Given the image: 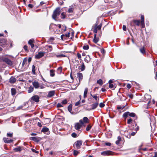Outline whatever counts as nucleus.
<instances>
[{"label": "nucleus", "instance_id": "6e6d98bb", "mask_svg": "<svg viewBox=\"0 0 157 157\" xmlns=\"http://www.w3.org/2000/svg\"><path fill=\"white\" fill-rule=\"evenodd\" d=\"M124 107H125L124 106H118L117 107V108L118 109H123L124 108Z\"/></svg>", "mask_w": 157, "mask_h": 157}, {"label": "nucleus", "instance_id": "a211bd4d", "mask_svg": "<svg viewBox=\"0 0 157 157\" xmlns=\"http://www.w3.org/2000/svg\"><path fill=\"white\" fill-rule=\"evenodd\" d=\"M16 79L13 76H11L9 79V82L11 83H13L16 81Z\"/></svg>", "mask_w": 157, "mask_h": 157}, {"label": "nucleus", "instance_id": "c9c22d12", "mask_svg": "<svg viewBox=\"0 0 157 157\" xmlns=\"http://www.w3.org/2000/svg\"><path fill=\"white\" fill-rule=\"evenodd\" d=\"M32 71L34 74H35V66L34 65H33L32 66Z\"/></svg>", "mask_w": 157, "mask_h": 157}, {"label": "nucleus", "instance_id": "423d86ee", "mask_svg": "<svg viewBox=\"0 0 157 157\" xmlns=\"http://www.w3.org/2000/svg\"><path fill=\"white\" fill-rule=\"evenodd\" d=\"M83 76L82 73H78L77 74V78L78 79L79 82L78 83V86L80 83L81 81L83 79Z\"/></svg>", "mask_w": 157, "mask_h": 157}, {"label": "nucleus", "instance_id": "7ed1b4c3", "mask_svg": "<svg viewBox=\"0 0 157 157\" xmlns=\"http://www.w3.org/2000/svg\"><path fill=\"white\" fill-rule=\"evenodd\" d=\"M82 141L81 140H78L76 141L73 144V147L74 148L78 149L80 148L82 145Z\"/></svg>", "mask_w": 157, "mask_h": 157}, {"label": "nucleus", "instance_id": "37998d69", "mask_svg": "<svg viewBox=\"0 0 157 157\" xmlns=\"http://www.w3.org/2000/svg\"><path fill=\"white\" fill-rule=\"evenodd\" d=\"M91 128V126L89 124L87 126V127H86V130L87 131H88L90 130V129Z\"/></svg>", "mask_w": 157, "mask_h": 157}, {"label": "nucleus", "instance_id": "58836bf2", "mask_svg": "<svg viewBox=\"0 0 157 157\" xmlns=\"http://www.w3.org/2000/svg\"><path fill=\"white\" fill-rule=\"evenodd\" d=\"M97 94H96V95H92L91 94V96L96 101L98 99V97L97 96Z\"/></svg>", "mask_w": 157, "mask_h": 157}, {"label": "nucleus", "instance_id": "c03bdc74", "mask_svg": "<svg viewBox=\"0 0 157 157\" xmlns=\"http://www.w3.org/2000/svg\"><path fill=\"white\" fill-rule=\"evenodd\" d=\"M61 103L63 104V105H65L67 103V100L66 99H65L63 100Z\"/></svg>", "mask_w": 157, "mask_h": 157}, {"label": "nucleus", "instance_id": "393cba45", "mask_svg": "<svg viewBox=\"0 0 157 157\" xmlns=\"http://www.w3.org/2000/svg\"><path fill=\"white\" fill-rule=\"evenodd\" d=\"M90 59L89 55H87L86 56V57L85 59V61L88 63L90 61Z\"/></svg>", "mask_w": 157, "mask_h": 157}, {"label": "nucleus", "instance_id": "09e8293b", "mask_svg": "<svg viewBox=\"0 0 157 157\" xmlns=\"http://www.w3.org/2000/svg\"><path fill=\"white\" fill-rule=\"evenodd\" d=\"M141 22H142L143 23V22H144V16L143 15L141 16Z\"/></svg>", "mask_w": 157, "mask_h": 157}, {"label": "nucleus", "instance_id": "f257e3e1", "mask_svg": "<svg viewBox=\"0 0 157 157\" xmlns=\"http://www.w3.org/2000/svg\"><path fill=\"white\" fill-rule=\"evenodd\" d=\"M60 12V8L59 7L56 8L53 12V13L52 15V18L56 20L57 18V16H59V15Z\"/></svg>", "mask_w": 157, "mask_h": 157}, {"label": "nucleus", "instance_id": "79ce46f5", "mask_svg": "<svg viewBox=\"0 0 157 157\" xmlns=\"http://www.w3.org/2000/svg\"><path fill=\"white\" fill-rule=\"evenodd\" d=\"M13 133H7V136L9 137H12L13 136Z\"/></svg>", "mask_w": 157, "mask_h": 157}, {"label": "nucleus", "instance_id": "f3484780", "mask_svg": "<svg viewBox=\"0 0 157 157\" xmlns=\"http://www.w3.org/2000/svg\"><path fill=\"white\" fill-rule=\"evenodd\" d=\"M74 5H71L70 6V8L67 10V12L69 13H72L73 12Z\"/></svg>", "mask_w": 157, "mask_h": 157}, {"label": "nucleus", "instance_id": "9d476101", "mask_svg": "<svg viewBox=\"0 0 157 157\" xmlns=\"http://www.w3.org/2000/svg\"><path fill=\"white\" fill-rule=\"evenodd\" d=\"M44 52H39L38 54L36 55L35 56V58L36 59H39L44 56Z\"/></svg>", "mask_w": 157, "mask_h": 157}, {"label": "nucleus", "instance_id": "0eeeda50", "mask_svg": "<svg viewBox=\"0 0 157 157\" xmlns=\"http://www.w3.org/2000/svg\"><path fill=\"white\" fill-rule=\"evenodd\" d=\"M2 60L6 62L7 64L10 66H11L13 64L12 62L9 59L7 58H3Z\"/></svg>", "mask_w": 157, "mask_h": 157}, {"label": "nucleus", "instance_id": "a18cd8bd", "mask_svg": "<svg viewBox=\"0 0 157 157\" xmlns=\"http://www.w3.org/2000/svg\"><path fill=\"white\" fill-rule=\"evenodd\" d=\"M99 106L101 108H103L104 107L105 105L103 103L101 102L99 104Z\"/></svg>", "mask_w": 157, "mask_h": 157}, {"label": "nucleus", "instance_id": "6ab92c4d", "mask_svg": "<svg viewBox=\"0 0 157 157\" xmlns=\"http://www.w3.org/2000/svg\"><path fill=\"white\" fill-rule=\"evenodd\" d=\"M13 150L15 152H20L22 151V147L21 146H19L16 148H13Z\"/></svg>", "mask_w": 157, "mask_h": 157}, {"label": "nucleus", "instance_id": "774afa93", "mask_svg": "<svg viewBox=\"0 0 157 157\" xmlns=\"http://www.w3.org/2000/svg\"><path fill=\"white\" fill-rule=\"evenodd\" d=\"M105 145L108 146H110L111 145V144L110 143H105Z\"/></svg>", "mask_w": 157, "mask_h": 157}, {"label": "nucleus", "instance_id": "bb28decb", "mask_svg": "<svg viewBox=\"0 0 157 157\" xmlns=\"http://www.w3.org/2000/svg\"><path fill=\"white\" fill-rule=\"evenodd\" d=\"M88 92V88H85L84 92V98H86L87 97V94Z\"/></svg>", "mask_w": 157, "mask_h": 157}, {"label": "nucleus", "instance_id": "7c9ffc66", "mask_svg": "<svg viewBox=\"0 0 157 157\" xmlns=\"http://www.w3.org/2000/svg\"><path fill=\"white\" fill-rule=\"evenodd\" d=\"M121 140V138L120 136H119L117 137V140L116 142V144H119L120 141Z\"/></svg>", "mask_w": 157, "mask_h": 157}, {"label": "nucleus", "instance_id": "f03ea898", "mask_svg": "<svg viewBox=\"0 0 157 157\" xmlns=\"http://www.w3.org/2000/svg\"><path fill=\"white\" fill-rule=\"evenodd\" d=\"M144 98L146 102L147 103V106L145 107L147 109H148L150 107L148 106V105L150 102V100L151 98V96L148 94H145L144 95Z\"/></svg>", "mask_w": 157, "mask_h": 157}, {"label": "nucleus", "instance_id": "473e14b6", "mask_svg": "<svg viewBox=\"0 0 157 157\" xmlns=\"http://www.w3.org/2000/svg\"><path fill=\"white\" fill-rule=\"evenodd\" d=\"M68 111L71 113V112L72 109V105H70L68 107Z\"/></svg>", "mask_w": 157, "mask_h": 157}, {"label": "nucleus", "instance_id": "ddd939ff", "mask_svg": "<svg viewBox=\"0 0 157 157\" xmlns=\"http://www.w3.org/2000/svg\"><path fill=\"white\" fill-rule=\"evenodd\" d=\"M6 44V40L5 39H2L0 40V46L4 47Z\"/></svg>", "mask_w": 157, "mask_h": 157}, {"label": "nucleus", "instance_id": "2f4dec72", "mask_svg": "<svg viewBox=\"0 0 157 157\" xmlns=\"http://www.w3.org/2000/svg\"><path fill=\"white\" fill-rule=\"evenodd\" d=\"M97 82L100 85H102L103 84V81L101 79H99L97 81Z\"/></svg>", "mask_w": 157, "mask_h": 157}, {"label": "nucleus", "instance_id": "e2e57ef3", "mask_svg": "<svg viewBox=\"0 0 157 157\" xmlns=\"http://www.w3.org/2000/svg\"><path fill=\"white\" fill-rule=\"evenodd\" d=\"M123 29L124 31H125L126 30V27L125 25H123Z\"/></svg>", "mask_w": 157, "mask_h": 157}, {"label": "nucleus", "instance_id": "2eb2a0df", "mask_svg": "<svg viewBox=\"0 0 157 157\" xmlns=\"http://www.w3.org/2000/svg\"><path fill=\"white\" fill-rule=\"evenodd\" d=\"M55 90H52L48 92L47 97H51L53 96L55 94Z\"/></svg>", "mask_w": 157, "mask_h": 157}, {"label": "nucleus", "instance_id": "5701e85b", "mask_svg": "<svg viewBox=\"0 0 157 157\" xmlns=\"http://www.w3.org/2000/svg\"><path fill=\"white\" fill-rule=\"evenodd\" d=\"M133 22L137 26H139L141 22L139 20H134Z\"/></svg>", "mask_w": 157, "mask_h": 157}, {"label": "nucleus", "instance_id": "f704fd0d", "mask_svg": "<svg viewBox=\"0 0 157 157\" xmlns=\"http://www.w3.org/2000/svg\"><path fill=\"white\" fill-rule=\"evenodd\" d=\"M61 18L64 19L66 17V15L64 12L62 13L61 15Z\"/></svg>", "mask_w": 157, "mask_h": 157}, {"label": "nucleus", "instance_id": "4d7b16f0", "mask_svg": "<svg viewBox=\"0 0 157 157\" xmlns=\"http://www.w3.org/2000/svg\"><path fill=\"white\" fill-rule=\"evenodd\" d=\"M31 150H32V151L33 152H35V153H39V151H36V150H35L34 149L32 148L31 149Z\"/></svg>", "mask_w": 157, "mask_h": 157}, {"label": "nucleus", "instance_id": "6e6552de", "mask_svg": "<svg viewBox=\"0 0 157 157\" xmlns=\"http://www.w3.org/2000/svg\"><path fill=\"white\" fill-rule=\"evenodd\" d=\"M89 119L86 117H85L83 118V120L82 119L79 120V122L81 124H83L85 123H88Z\"/></svg>", "mask_w": 157, "mask_h": 157}, {"label": "nucleus", "instance_id": "49530a36", "mask_svg": "<svg viewBox=\"0 0 157 157\" xmlns=\"http://www.w3.org/2000/svg\"><path fill=\"white\" fill-rule=\"evenodd\" d=\"M63 106V104L62 103H58L57 105V107H61Z\"/></svg>", "mask_w": 157, "mask_h": 157}, {"label": "nucleus", "instance_id": "0e129e2a", "mask_svg": "<svg viewBox=\"0 0 157 157\" xmlns=\"http://www.w3.org/2000/svg\"><path fill=\"white\" fill-rule=\"evenodd\" d=\"M128 96L131 98H132L133 97V95L132 94H128Z\"/></svg>", "mask_w": 157, "mask_h": 157}, {"label": "nucleus", "instance_id": "de8ad7c7", "mask_svg": "<svg viewBox=\"0 0 157 157\" xmlns=\"http://www.w3.org/2000/svg\"><path fill=\"white\" fill-rule=\"evenodd\" d=\"M32 140L35 141H37V138L36 137H32Z\"/></svg>", "mask_w": 157, "mask_h": 157}, {"label": "nucleus", "instance_id": "8fccbe9b", "mask_svg": "<svg viewBox=\"0 0 157 157\" xmlns=\"http://www.w3.org/2000/svg\"><path fill=\"white\" fill-rule=\"evenodd\" d=\"M27 62V59H23V60L22 62V66H23L25 64V63L26 62Z\"/></svg>", "mask_w": 157, "mask_h": 157}, {"label": "nucleus", "instance_id": "3c124183", "mask_svg": "<svg viewBox=\"0 0 157 157\" xmlns=\"http://www.w3.org/2000/svg\"><path fill=\"white\" fill-rule=\"evenodd\" d=\"M70 33H68L67 34H64V37L66 38L69 37L70 36Z\"/></svg>", "mask_w": 157, "mask_h": 157}, {"label": "nucleus", "instance_id": "f8f14e48", "mask_svg": "<svg viewBox=\"0 0 157 157\" xmlns=\"http://www.w3.org/2000/svg\"><path fill=\"white\" fill-rule=\"evenodd\" d=\"M3 140L4 142L6 143H10L12 142L13 140L12 139H10L8 138L4 137L3 138Z\"/></svg>", "mask_w": 157, "mask_h": 157}, {"label": "nucleus", "instance_id": "052dcab7", "mask_svg": "<svg viewBox=\"0 0 157 157\" xmlns=\"http://www.w3.org/2000/svg\"><path fill=\"white\" fill-rule=\"evenodd\" d=\"M24 48L25 51L28 50V47L26 45H25L24 47Z\"/></svg>", "mask_w": 157, "mask_h": 157}, {"label": "nucleus", "instance_id": "864d4df0", "mask_svg": "<svg viewBox=\"0 0 157 157\" xmlns=\"http://www.w3.org/2000/svg\"><path fill=\"white\" fill-rule=\"evenodd\" d=\"M71 136L73 137H76L77 136V134L74 132L73 133L71 134Z\"/></svg>", "mask_w": 157, "mask_h": 157}, {"label": "nucleus", "instance_id": "412c9836", "mask_svg": "<svg viewBox=\"0 0 157 157\" xmlns=\"http://www.w3.org/2000/svg\"><path fill=\"white\" fill-rule=\"evenodd\" d=\"M34 42V40H32V39L29 40L28 41V44L29 45H30V46L32 48H33L34 46V45L33 44V43Z\"/></svg>", "mask_w": 157, "mask_h": 157}, {"label": "nucleus", "instance_id": "b1692460", "mask_svg": "<svg viewBox=\"0 0 157 157\" xmlns=\"http://www.w3.org/2000/svg\"><path fill=\"white\" fill-rule=\"evenodd\" d=\"M98 41V39L96 37V34L95 33L94 35V37L93 39L94 42L95 43H97Z\"/></svg>", "mask_w": 157, "mask_h": 157}, {"label": "nucleus", "instance_id": "4c0bfd02", "mask_svg": "<svg viewBox=\"0 0 157 157\" xmlns=\"http://www.w3.org/2000/svg\"><path fill=\"white\" fill-rule=\"evenodd\" d=\"M83 48L84 50H87L89 48V46L88 45H85L83 47Z\"/></svg>", "mask_w": 157, "mask_h": 157}, {"label": "nucleus", "instance_id": "72a5a7b5", "mask_svg": "<svg viewBox=\"0 0 157 157\" xmlns=\"http://www.w3.org/2000/svg\"><path fill=\"white\" fill-rule=\"evenodd\" d=\"M109 87L113 90H114L115 88V87L112 84H110L109 85Z\"/></svg>", "mask_w": 157, "mask_h": 157}, {"label": "nucleus", "instance_id": "603ef678", "mask_svg": "<svg viewBox=\"0 0 157 157\" xmlns=\"http://www.w3.org/2000/svg\"><path fill=\"white\" fill-rule=\"evenodd\" d=\"M132 119L131 118H130V119H129L128 120V121H127V123L128 124H131V123L132 122Z\"/></svg>", "mask_w": 157, "mask_h": 157}, {"label": "nucleus", "instance_id": "4468645a", "mask_svg": "<svg viewBox=\"0 0 157 157\" xmlns=\"http://www.w3.org/2000/svg\"><path fill=\"white\" fill-rule=\"evenodd\" d=\"M32 99L36 102H38L39 101V97L37 95H35L32 98Z\"/></svg>", "mask_w": 157, "mask_h": 157}, {"label": "nucleus", "instance_id": "338daca9", "mask_svg": "<svg viewBox=\"0 0 157 157\" xmlns=\"http://www.w3.org/2000/svg\"><path fill=\"white\" fill-rule=\"evenodd\" d=\"M61 38L62 40H63L64 38V34L62 35L61 36Z\"/></svg>", "mask_w": 157, "mask_h": 157}, {"label": "nucleus", "instance_id": "680f3d73", "mask_svg": "<svg viewBox=\"0 0 157 157\" xmlns=\"http://www.w3.org/2000/svg\"><path fill=\"white\" fill-rule=\"evenodd\" d=\"M62 70V67H58L57 69V70L58 71H59L60 72H61Z\"/></svg>", "mask_w": 157, "mask_h": 157}, {"label": "nucleus", "instance_id": "1a4fd4ad", "mask_svg": "<svg viewBox=\"0 0 157 157\" xmlns=\"http://www.w3.org/2000/svg\"><path fill=\"white\" fill-rule=\"evenodd\" d=\"M101 154L103 155H113V153L111 151H107L101 152Z\"/></svg>", "mask_w": 157, "mask_h": 157}, {"label": "nucleus", "instance_id": "9b49d317", "mask_svg": "<svg viewBox=\"0 0 157 157\" xmlns=\"http://www.w3.org/2000/svg\"><path fill=\"white\" fill-rule=\"evenodd\" d=\"M82 125V124H81L79 122V123H76L75 124V128L76 130H79L80 129Z\"/></svg>", "mask_w": 157, "mask_h": 157}, {"label": "nucleus", "instance_id": "ea45409f", "mask_svg": "<svg viewBox=\"0 0 157 157\" xmlns=\"http://www.w3.org/2000/svg\"><path fill=\"white\" fill-rule=\"evenodd\" d=\"M56 57L57 58H60L62 57H65V55L64 54H60L56 55Z\"/></svg>", "mask_w": 157, "mask_h": 157}, {"label": "nucleus", "instance_id": "20e7f679", "mask_svg": "<svg viewBox=\"0 0 157 157\" xmlns=\"http://www.w3.org/2000/svg\"><path fill=\"white\" fill-rule=\"evenodd\" d=\"M98 24L96 23L94 27H93V32L95 33H97L98 29L99 30L101 29V24L98 26Z\"/></svg>", "mask_w": 157, "mask_h": 157}, {"label": "nucleus", "instance_id": "4be33fe9", "mask_svg": "<svg viewBox=\"0 0 157 157\" xmlns=\"http://www.w3.org/2000/svg\"><path fill=\"white\" fill-rule=\"evenodd\" d=\"M98 102H96V103L93 104L91 105L92 108L91 109H94L96 108L98 106Z\"/></svg>", "mask_w": 157, "mask_h": 157}, {"label": "nucleus", "instance_id": "a19ab883", "mask_svg": "<svg viewBox=\"0 0 157 157\" xmlns=\"http://www.w3.org/2000/svg\"><path fill=\"white\" fill-rule=\"evenodd\" d=\"M78 153V151L76 150L73 151V154L74 155H77Z\"/></svg>", "mask_w": 157, "mask_h": 157}, {"label": "nucleus", "instance_id": "c85d7f7f", "mask_svg": "<svg viewBox=\"0 0 157 157\" xmlns=\"http://www.w3.org/2000/svg\"><path fill=\"white\" fill-rule=\"evenodd\" d=\"M34 88L32 86H30L29 89V90H28V92L29 93H30L33 92V90Z\"/></svg>", "mask_w": 157, "mask_h": 157}, {"label": "nucleus", "instance_id": "a878e982", "mask_svg": "<svg viewBox=\"0 0 157 157\" xmlns=\"http://www.w3.org/2000/svg\"><path fill=\"white\" fill-rule=\"evenodd\" d=\"M140 52L142 54H144L145 53V50L144 47H143L140 48Z\"/></svg>", "mask_w": 157, "mask_h": 157}, {"label": "nucleus", "instance_id": "c756f323", "mask_svg": "<svg viewBox=\"0 0 157 157\" xmlns=\"http://www.w3.org/2000/svg\"><path fill=\"white\" fill-rule=\"evenodd\" d=\"M50 75L51 77H53L55 76L54 71L53 70H51L50 71Z\"/></svg>", "mask_w": 157, "mask_h": 157}, {"label": "nucleus", "instance_id": "13d9d810", "mask_svg": "<svg viewBox=\"0 0 157 157\" xmlns=\"http://www.w3.org/2000/svg\"><path fill=\"white\" fill-rule=\"evenodd\" d=\"M77 56L78 59H80L81 58V54L79 53H78L77 54Z\"/></svg>", "mask_w": 157, "mask_h": 157}, {"label": "nucleus", "instance_id": "aec40b11", "mask_svg": "<svg viewBox=\"0 0 157 157\" xmlns=\"http://www.w3.org/2000/svg\"><path fill=\"white\" fill-rule=\"evenodd\" d=\"M33 85L35 89L38 88L39 86V84L37 82H33Z\"/></svg>", "mask_w": 157, "mask_h": 157}, {"label": "nucleus", "instance_id": "69168bd1", "mask_svg": "<svg viewBox=\"0 0 157 157\" xmlns=\"http://www.w3.org/2000/svg\"><path fill=\"white\" fill-rule=\"evenodd\" d=\"M101 52L102 54H105V51L104 49H102L101 50Z\"/></svg>", "mask_w": 157, "mask_h": 157}, {"label": "nucleus", "instance_id": "39448f33", "mask_svg": "<svg viewBox=\"0 0 157 157\" xmlns=\"http://www.w3.org/2000/svg\"><path fill=\"white\" fill-rule=\"evenodd\" d=\"M128 115L131 117H134L135 116V114L133 113H130L128 112H127L124 113L123 116L124 117L126 118L128 117Z\"/></svg>", "mask_w": 157, "mask_h": 157}, {"label": "nucleus", "instance_id": "e433bc0d", "mask_svg": "<svg viewBox=\"0 0 157 157\" xmlns=\"http://www.w3.org/2000/svg\"><path fill=\"white\" fill-rule=\"evenodd\" d=\"M85 69V66L83 63H82V65L81 66V68L80 70L82 71H84Z\"/></svg>", "mask_w": 157, "mask_h": 157}, {"label": "nucleus", "instance_id": "5fc2aeb1", "mask_svg": "<svg viewBox=\"0 0 157 157\" xmlns=\"http://www.w3.org/2000/svg\"><path fill=\"white\" fill-rule=\"evenodd\" d=\"M39 87H40L41 89H43L45 88L44 85H39Z\"/></svg>", "mask_w": 157, "mask_h": 157}, {"label": "nucleus", "instance_id": "bf43d9fd", "mask_svg": "<svg viewBox=\"0 0 157 157\" xmlns=\"http://www.w3.org/2000/svg\"><path fill=\"white\" fill-rule=\"evenodd\" d=\"M126 86L128 88L130 89L131 87V85L129 84H128Z\"/></svg>", "mask_w": 157, "mask_h": 157}, {"label": "nucleus", "instance_id": "cd10ccee", "mask_svg": "<svg viewBox=\"0 0 157 157\" xmlns=\"http://www.w3.org/2000/svg\"><path fill=\"white\" fill-rule=\"evenodd\" d=\"M11 92L12 95H15L16 93V90L14 88H12L11 89Z\"/></svg>", "mask_w": 157, "mask_h": 157}, {"label": "nucleus", "instance_id": "dca6fc26", "mask_svg": "<svg viewBox=\"0 0 157 157\" xmlns=\"http://www.w3.org/2000/svg\"><path fill=\"white\" fill-rule=\"evenodd\" d=\"M41 131L45 133L46 134H48L49 133V129L47 128V127H44V128H43Z\"/></svg>", "mask_w": 157, "mask_h": 157}]
</instances>
